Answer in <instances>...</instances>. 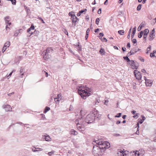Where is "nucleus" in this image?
<instances>
[{
	"instance_id": "nucleus-1",
	"label": "nucleus",
	"mask_w": 156,
	"mask_h": 156,
	"mask_svg": "<svg viewBox=\"0 0 156 156\" xmlns=\"http://www.w3.org/2000/svg\"><path fill=\"white\" fill-rule=\"evenodd\" d=\"M102 151L98 146L94 145L93 146L92 153L95 156H98L101 154Z\"/></svg>"
},
{
	"instance_id": "nucleus-2",
	"label": "nucleus",
	"mask_w": 156,
	"mask_h": 156,
	"mask_svg": "<svg viewBox=\"0 0 156 156\" xmlns=\"http://www.w3.org/2000/svg\"><path fill=\"white\" fill-rule=\"evenodd\" d=\"M78 92L79 94L83 99H85L87 98V96H88V93L85 90H82L81 87H79Z\"/></svg>"
},
{
	"instance_id": "nucleus-3",
	"label": "nucleus",
	"mask_w": 156,
	"mask_h": 156,
	"mask_svg": "<svg viewBox=\"0 0 156 156\" xmlns=\"http://www.w3.org/2000/svg\"><path fill=\"white\" fill-rule=\"evenodd\" d=\"M97 112H95V110L94 111H92L91 112L88 114V116H89V117H91V120H88V124L91 123L93 122L94 120V119L95 118V115L97 114Z\"/></svg>"
},
{
	"instance_id": "nucleus-4",
	"label": "nucleus",
	"mask_w": 156,
	"mask_h": 156,
	"mask_svg": "<svg viewBox=\"0 0 156 156\" xmlns=\"http://www.w3.org/2000/svg\"><path fill=\"white\" fill-rule=\"evenodd\" d=\"M53 49L52 48L50 47L48 48L46 50V51L45 52L44 54L43 55V58L44 59H48L50 58V56L47 55L48 53H50V51H52Z\"/></svg>"
},
{
	"instance_id": "nucleus-5",
	"label": "nucleus",
	"mask_w": 156,
	"mask_h": 156,
	"mask_svg": "<svg viewBox=\"0 0 156 156\" xmlns=\"http://www.w3.org/2000/svg\"><path fill=\"white\" fill-rule=\"evenodd\" d=\"M5 20V23L7 24V25L5 27L6 30H8V29H9V28L8 27V26H10L11 23V22H9L10 21V17L9 16H6L4 18Z\"/></svg>"
},
{
	"instance_id": "nucleus-6",
	"label": "nucleus",
	"mask_w": 156,
	"mask_h": 156,
	"mask_svg": "<svg viewBox=\"0 0 156 156\" xmlns=\"http://www.w3.org/2000/svg\"><path fill=\"white\" fill-rule=\"evenodd\" d=\"M141 49L137 48V47H136L133 48L132 50H131L130 52L127 54V55L130 56L136 53L138 51H139Z\"/></svg>"
},
{
	"instance_id": "nucleus-7",
	"label": "nucleus",
	"mask_w": 156,
	"mask_h": 156,
	"mask_svg": "<svg viewBox=\"0 0 156 156\" xmlns=\"http://www.w3.org/2000/svg\"><path fill=\"white\" fill-rule=\"evenodd\" d=\"M134 74L136 78L138 80H140L141 79V75L140 72L138 71L137 70H135L134 71Z\"/></svg>"
},
{
	"instance_id": "nucleus-8",
	"label": "nucleus",
	"mask_w": 156,
	"mask_h": 156,
	"mask_svg": "<svg viewBox=\"0 0 156 156\" xmlns=\"http://www.w3.org/2000/svg\"><path fill=\"white\" fill-rule=\"evenodd\" d=\"M131 64L128 63V64H129L130 66H132V68L133 69H137L138 68V66L136 63V62L133 60H131L130 61Z\"/></svg>"
},
{
	"instance_id": "nucleus-9",
	"label": "nucleus",
	"mask_w": 156,
	"mask_h": 156,
	"mask_svg": "<svg viewBox=\"0 0 156 156\" xmlns=\"http://www.w3.org/2000/svg\"><path fill=\"white\" fill-rule=\"evenodd\" d=\"M149 32V30L148 29H145L144 31L143 38L145 41H146L147 35Z\"/></svg>"
},
{
	"instance_id": "nucleus-10",
	"label": "nucleus",
	"mask_w": 156,
	"mask_h": 156,
	"mask_svg": "<svg viewBox=\"0 0 156 156\" xmlns=\"http://www.w3.org/2000/svg\"><path fill=\"white\" fill-rule=\"evenodd\" d=\"M4 108L6 112L11 111L12 109V107L9 105H5L4 106Z\"/></svg>"
},
{
	"instance_id": "nucleus-11",
	"label": "nucleus",
	"mask_w": 156,
	"mask_h": 156,
	"mask_svg": "<svg viewBox=\"0 0 156 156\" xmlns=\"http://www.w3.org/2000/svg\"><path fill=\"white\" fill-rule=\"evenodd\" d=\"M77 128L78 130L80 131H83L85 129V128L83 124H80L78 126H77Z\"/></svg>"
},
{
	"instance_id": "nucleus-12",
	"label": "nucleus",
	"mask_w": 156,
	"mask_h": 156,
	"mask_svg": "<svg viewBox=\"0 0 156 156\" xmlns=\"http://www.w3.org/2000/svg\"><path fill=\"white\" fill-rule=\"evenodd\" d=\"M98 147H100L101 149V150H103V151H104V149H105L106 147V144L104 143V142H102V143H101V144L98 146Z\"/></svg>"
},
{
	"instance_id": "nucleus-13",
	"label": "nucleus",
	"mask_w": 156,
	"mask_h": 156,
	"mask_svg": "<svg viewBox=\"0 0 156 156\" xmlns=\"http://www.w3.org/2000/svg\"><path fill=\"white\" fill-rule=\"evenodd\" d=\"M87 9H83L79 11L78 13H77V16H80L82 13L85 14L87 12Z\"/></svg>"
},
{
	"instance_id": "nucleus-14",
	"label": "nucleus",
	"mask_w": 156,
	"mask_h": 156,
	"mask_svg": "<svg viewBox=\"0 0 156 156\" xmlns=\"http://www.w3.org/2000/svg\"><path fill=\"white\" fill-rule=\"evenodd\" d=\"M152 82L151 80H146L145 83L147 86H151Z\"/></svg>"
},
{
	"instance_id": "nucleus-15",
	"label": "nucleus",
	"mask_w": 156,
	"mask_h": 156,
	"mask_svg": "<svg viewBox=\"0 0 156 156\" xmlns=\"http://www.w3.org/2000/svg\"><path fill=\"white\" fill-rule=\"evenodd\" d=\"M155 36V34H153L150 33L148 39L149 41H151L154 38Z\"/></svg>"
},
{
	"instance_id": "nucleus-16",
	"label": "nucleus",
	"mask_w": 156,
	"mask_h": 156,
	"mask_svg": "<svg viewBox=\"0 0 156 156\" xmlns=\"http://www.w3.org/2000/svg\"><path fill=\"white\" fill-rule=\"evenodd\" d=\"M70 133L71 134L74 135H76L78 134V133L76 131L73 129H72L70 130Z\"/></svg>"
},
{
	"instance_id": "nucleus-17",
	"label": "nucleus",
	"mask_w": 156,
	"mask_h": 156,
	"mask_svg": "<svg viewBox=\"0 0 156 156\" xmlns=\"http://www.w3.org/2000/svg\"><path fill=\"white\" fill-rule=\"evenodd\" d=\"M136 27H134L133 28L132 32V33L131 34V35L132 38H133V37L134 34H135L136 30Z\"/></svg>"
},
{
	"instance_id": "nucleus-18",
	"label": "nucleus",
	"mask_w": 156,
	"mask_h": 156,
	"mask_svg": "<svg viewBox=\"0 0 156 156\" xmlns=\"http://www.w3.org/2000/svg\"><path fill=\"white\" fill-rule=\"evenodd\" d=\"M84 119L83 117L79 118V122L80 124H83L84 122Z\"/></svg>"
},
{
	"instance_id": "nucleus-19",
	"label": "nucleus",
	"mask_w": 156,
	"mask_h": 156,
	"mask_svg": "<svg viewBox=\"0 0 156 156\" xmlns=\"http://www.w3.org/2000/svg\"><path fill=\"white\" fill-rule=\"evenodd\" d=\"M77 20L78 18L76 16H74L72 18V23H76Z\"/></svg>"
},
{
	"instance_id": "nucleus-20",
	"label": "nucleus",
	"mask_w": 156,
	"mask_h": 156,
	"mask_svg": "<svg viewBox=\"0 0 156 156\" xmlns=\"http://www.w3.org/2000/svg\"><path fill=\"white\" fill-rule=\"evenodd\" d=\"M34 25L32 24L31 25L30 27L28 28L27 30V32L29 33L31 30H34Z\"/></svg>"
},
{
	"instance_id": "nucleus-21",
	"label": "nucleus",
	"mask_w": 156,
	"mask_h": 156,
	"mask_svg": "<svg viewBox=\"0 0 156 156\" xmlns=\"http://www.w3.org/2000/svg\"><path fill=\"white\" fill-rule=\"evenodd\" d=\"M20 73H21L20 76L22 78L23 77V75L24 73V69L22 68H21L20 70Z\"/></svg>"
},
{
	"instance_id": "nucleus-22",
	"label": "nucleus",
	"mask_w": 156,
	"mask_h": 156,
	"mask_svg": "<svg viewBox=\"0 0 156 156\" xmlns=\"http://www.w3.org/2000/svg\"><path fill=\"white\" fill-rule=\"evenodd\" d=\"M22 30H23L22 29H20L16 30L14 34V35L15 36H17L18 34L20 33V31Z\"/></svg>"
},
{
	"instance_id": "nucleus-23",
	"label": "nucleus",
	"mask_w": 156,
	"mask_h": 156,
	"mask_svg": "<svg viewBox=\"0 0 156 156\" xmlns=\"http://www.w3.org/2000/svg\"><path fill=\"white\" fill-rule=\"evenodd\" d=\"M93 90L91 88H88V97L91 95L93 94Z\"/></svg>"
},
{
	"instance_id": "nucleus-24",
	"label": "nucleus",
	"mask_w": 156,
	"mask_h": 156,
	"mask_svg": "<svg viewBox=\"0 0 156 156\" xmlns=\"http://www.w3.org/2000/svg\"><path fill=\"white\" fill-rule=\"evenodd\" d=\"M10 45V42L9 41L6 42L4 44V46L5 48L9 47Z\"/></svg>"
},
{
	"instance_id": "nucleus-25",
	"label": "nucleus",
	"mask_w": 156,
	"mask_h": 156,
	"mask_svg": "<svg viewBox=\"0 0 156 156\" xmlns=\"http://www.w3.org/2000/svg\"><path fill=\"white\" fill-rule=\"evenodd\" d=\"M50 110V108L48 107H46L45 108L44 110V113H46L47 112L49 111Z\"/></svg>"
},
{
	"instance_id": "nucleus-26",
	"label": "nucleus",
	"mask_w": 156,
	"mask_h": 156,
	"mask_svg": "<svg viewBox=\"0 0 156 156\" xmlns=\"http://www.w3.org/2000/svg\"><path fill=\"white\" fill-rule=\"evenodd\" d=\"M105 143V144H106V149L110 147V144L109 143H108V142H104Z\"/></svg>"
},
{
	"instance_id": "nucleus-27",
	"label": "nucleus",
	"mask_w": 156,
	"mask_h": 156,
	"mask_svg": "<svg viewBox=\"0 0 156 156\" xmlns=\"http://www.w3.org/2000/svg\"><path fill=\"white\" fill-rule=\"evenodd\" d=\"M39 33V32L38 30H35L34 32V34L35 36H37Z\"/></svg>"
},
{
	"instance_id": "nucleus-28",
	"label": "nucleus",
	"mask_w": 156,
	"mask_h": 156,
	"mask_svg": "<svg viewBox=\"0 0 156 156\" xmlns=\"http://www.w3.org/2000/svg\"><path fill=\"white\" fill-rule=\"evenodd\" d=\"M61 94H58L57 98H54L55 100V101L56 99H58L57 100H56V101H59V100L58 99L60 98V97H61Z\"/></svg>"
},
{
	"instance_id": "nucleus-29",
	"label": "nucleus",
	"mask_w": 156,
	"mask_h": 156,
	"mask_svg": "<svg viewBox=\"0 0 156 156\" xmlns=\"http://www.w3.org/2000/svg\"><path fill=\"white\" fill-rule=\"evenodd\" d=\"M132 29V27H131L128 32V35H127V38L128 39H129V38H130V33H131V31Z\"/></svg>"
},
{
	"instance_id": "nucleus-30",
	"label": "nucleus",
	"mask_w": 156,
	"mask_h": 156,
	"mask_svg": "<svg viewBox=\"0 0 156 156\" xmlns=\"http://www.w3.org/2000/svg\"><path fill=\"white\" fill-rule=\"evenodd\" d=\"M45 139L47 141H50L51 140V138L49 136H47L45 137Z\"/></svg>"
},
{
	"instance_id": "nucleus-31",
	"label": "nucleus",
	"mask_w": 156,
	"mask_h": 156,
	"mask_svg": "<svg viewBox=\"0 0 156 156\" xmlns=\"http://www.w3.org/2000/svg\"><path fill=\"white\" fill-rule=\"evenodd\" d=\"M99 52L101 55H104L105 53L104 49H102V48L100 50Z\"/></svg>"
},
{
	"instance_id": "nucleus-32",
	"label": "nucleus",
	"mask_w": 156,
	"mask_h": 156,
	"mask_svg": "<svg viewBox=\"0 0 156 156\" xmlns=\"http://www.w3.org/2000/svg\"><path fill=\"white\" fill-rule=\"evenodd\" d=\"M124 31L123 30H119L118 31V33L120 35H123L124 33Z\"/></svg>"
},
{
	"instance_id": "nucleus-33",
	"label": "nucleus",
	"mask_w": 156,
	"mask_h": 156,
	"mask_svg": "<svg viewBox=\"0 0 156 156\" xmlns=\"http://www.w3.org/2000/svg\"><path fill=\"white\" fill-rule=\"evenodd\" d=\"M102 141H100L98 140H96L95 141V143H96L98 145H97L99 146V145L100 144H101V143H102Z\"/></svg>"
},
{
	"instance_id": "nucleus-34",
	"label": "nucleus",
	"mask_w": 156,
	"mask_h": 156,
	"mask_svg": "<svg viewBox=\"0 0 156 156\" xmlns=\"http://www.w3.org/2000/svg\"><path fill=\"white\" fill-rule=\"evenodd\" d=\"M69 16H71V18L73 17L74 16H75L74 14V13L73 12H69Z\"/></svg>"
},
{
	"instance_id": "nucleus-35",
	"label": "nucleus",
	"mask_w": 156,
	"mask_h": 156,
	"mask_svg": "<svg viewBox=\"0 0 156 156\" xmlns=\"http://www.w3.org/2000/svg\"><path fill=\"white\" fill-rule=\"evenodd\" d=\"M143 34V32L142 31H141L140 33L138 35V37L140 38L142 37Z\"/></svg>"
},
{
	"instance_id": "nucleus-36",
	"label": "nucleus",
	"mask_w": 156,
	"mask_h": 156,
	"mask_svg": "<svg viewBox=\"0 0 156 156\" xmlns=\"http://www.w3.org/2000/svg\"><path fill=\"white\" fill-rule=\"evenodd\" d=\"M141 5H142L141 4H139V5H138L137 8V10L138 11L140 10L141 9Z\"/></svg>"
},
{
	"instance_id": "nucleus-37",
	"label": "nucleus",
	"mask_w": 156,
	"mask_h": 156,
	"mask_svg": "<svg viewBox=\"0 0 156 156\" xmlns=\"http://www.w3.org/2000/svg\"><path fill=\"white\" fill-rule=\"evenodd\" d=\"M75 123L76 125V126L79 125V118L76 120L75 121Z\"/></svg>"
},
{
	"instance_id": "nucleus-38",
	"label": "nucleus",
	"mask_w": 156,
	"mask_h": 156,
	"mask_svg": "<svg viewBox=\"0 0 156 156\" xmlns=\"http://www.w3.org/2000/svg\"><path fill=\"white\" fill-rule=\"evenodd\" d=\"M100 36H99V37L100 39H101L102 38V37L104 36V34L102 33H99Z\"/></svg>"
},
{
	"instance_id": "nucleus-39",
	"label": "nucleus",
	"mask_w": 156,
	"mask_h": 156,
	"mask_svg": "<svg viewBox=\"0 0 156 156\" xmlns=\"http://www.w3.org/2000/svg\"><path fill=\"white\" fill-rule=\"evenodd\" d=\"M121 113H119L117 114V115L115 116V117L117 118L120 117L121 116Z\"/></svg>"
},
{
	"instance_id": "nucleus-40",
	"label": "nucleus",
	"mask_w": 156,
	"mask_h": 156,
	"mask_svg": "<svg viewBox=\"0 0 156 156\" xmlns=\"http://www.w3.org/2000/svg\"><path fill=\"white\" fill-rule=\"evenodd\" d=\"M100 21V19L99 18H97L96 20V23L98 24Z\"/></svg>"
},
{
	"instance_id": "nucleus-41",
	"label": "nucleus",
	"mask_w": 156,
	"mask_h": 156,
	"mask_svg": "<svg viewBox=\"0 0 156 156\" xmlns=\"http://www.w3.org/2000/svg\"><path fill=\"white\" fill-rule=\"evenodd\" d=\"M77 49L79 51H81L82 50L81 47L79 45H78V47L77 48Z\"/></svg>"
},
{
	"instance_id": "nucleus-42",
	"label": "nucleus",
	"mask_w": 156,
	"mask_h": 156,
	"mask_svg": "<svg viewBox=\"0 0 156 156\" xmlns=\"http://www.w3.org/2000/svg\"><path fill=\"white\" fill-rule=\"evenodd\" d=\"M132 42L133 44H135L136 43L137 41L136 40V39H133L132 40Z\"/></svg>"
},
{
	"instance_id": "nucleus-43",
	"label": "nucleus",
	"mask_w": 156,
	"mask_h": 156,
	"mask_svg": "<svg viewBox=\"0 0 156 156\" xmlns=\"http://www.w3.org/2000/svg\"><path fill=\"white\" fill-rule=\"evenodd\" d=\"M85 38H86V40H87L88 38V29L86 30Z\"/></svg>"
},
{
	"instance_id": "nucleus-44",
	"label": "nucleus",
	"mask_w": 156,
	"mask_h": 156,
	"mask_svg": "<svg viewBox=\"0 0 156 156\" xmlns=\"http://www.w3.org/2000/svg\"><path fill=\"white\" fill-rule=\"evenodd\" d=\"M6 49V48H5V47L4 46H3V47L2 48V52H4Z\"/></svg>"
},
{
	"instance_id": "nucleus-45",
	"label": "nucleus",
	"mask_w": 156,
	"mask_h": 156,
	"mask_svg": "<svg viewBox=\"0 0 156 156\" xmlns=\"http://www.w3.org/2000/svg\"><path fill=\"white\" fill-rule=\"evenodd\" d=\"M101 9L100 8L98 11V13L99 14H100L101 13Z\"/></svg>"
},
{
	"instance_id": "nucleus-46",
	"label": "nucleus",
	"mask_w": 156,
	"mask_h": 156,
	"mask_svg": "<svg viewBox=\"0 0 156 156\" xmlns=\"http://www.w3.org/2000/svg\"><path fill=\"white\" fill-rule=\"evenodd\" d=\"M37 148L35 147H34V148H33L32 149V150L33 152H36L38 151V150H36Z\"/></svg>"
},
{
	"instance_id": "nucleus-47",
	"label": "nucleus",
	"mask_w": 156,
	"mask_h": 156,
	"mask_svg": "<svg viewBox=\"0 0 156 156\" xmlns=\"http://www.w3.org/2000/svg\"><path fill=\"white\" fill-rule=\"evenodd\" d=\"M139 59L142 62H144V60L143 58L140 57H139Z\"/></svg>"
},
{
	"instance_id": "nucleus-48",
	"label": "nucleus",
	"mask_w": 156,
	"mask_h": 156,
	"mask_svg": "<svg viewBox=\"0 0 156 156\" xmlns=\"http://www.w3.org/2000/svg\"><path fill=\"white\" fill-rule=\"evenodd\" d=\"M138 114H139L138 113L136 114L135 115H134L133 116V117L135 119H137L138 118Z\"/></svg>"
},
{
	"instance_id": "nucleus-49",
	"label": "nucleus",
	"mask_w": 156,
	"mask_h": 156,
	"mask_svg": "<svg viewBox=\"0 0 156 156\" xmlns=\"http://www.w3.org/2000/svg\"><path fill=\"white\" fill-rule=\"evenodd\" d=\"M38 18L39 20H41L43 23H44V20L42 19L41 18V17H38Z\"/></svg>"
},
{
	"instance_id": "nucleus-50",
	"label": "nucleus",
	"mask_w": 156,
	"mask_h": 156,
	"mask_svg": "<svg viewBox=\"0 0 156 156\" xmlns=\"http://www.w3.org/2000/svg\"><path fill=\"white\" fill-rule=\"evenodd\" d=\"M150 57H155V56L154 54V53H151L150 54Z\"/></svg>"
},
{
	"instance_id": "nucleus-51",
	"label": "nucleus",
	"mask_w": 156,
	"mask_h": 156,
	"mask_svg": "<svg viewBox=\"0 0 156 156\" xmlns=\"http://www.w3.org/2000/svg\"><path fill=\"white\" fill-rule=\"evenodd\" d=\"M129 56H128L127 55V56H126L123 57V58L124 60H126L127 59V58H129L128 57H129Z\"/></svg>"
},
{
	"instance_id": "nucleus-52",
	"label": "nucleus",
	"mask_w": 156,
	"mask_h": 156,
	"mask_svg": "<svg viewBox=\"0 0 156 156\" xmlns=\"http://www.w3.org/2000/svg\"><path fill=\"white\" fill-rule=\"evenodd\" d=\"M127 47L128 48H129L130 47V44L129 42H128L127 43Z\"/></svg>"
},
{
	"instance_id": "nucleus-53",
	"label": "nucleus",
	"mask_w": 156,
	"mask_h": 156,
	"mask_svg": "<svg viewBox=\"0 0 156 156\" xmlns=\"http://www.w3.org/2000/svg\"><path fill=\"white\" fill-rule=\"evenodd\" d=\"M145 25V24L143 23H142L141 24H140V27H144Z\"/></svg>"
},
{
	"instance_id": "nucleus-54",
	"label": "nucleus",
	"mask_w": 156,
	"mask_h": 156,
	"mask_svg": "<svg viewBox=\"0 0 156 156\" xmlns=\"http://www.w3.org/2000/svg\"><path fill=\"white\" fill-rule=\"evenodd\" d=\"M54 151H51V152H50L48 153V154L49 156H51L52 154V153H53Z\"/></svg>"
},
{
	"instance_id": "nucleus-55",
	"label": "nucleus",
	"mask_w": 156,
	"mask_h": 156,
	"mask_svg": "<svg viewBox=\"0 0 156 156\" xmlns=\"http://www.w3.org/2000/svg\"><path fill=\"white\" fill-rule=\"evenodd\" d=\"M120 154H121V155H122V156H124L123 154L124 152L122 151H120Z\"/></svg>"
},
{
	"instance_id": "nucleus-56",
	"label": "nucleus",
	"mask_w": 156,
	"mask_h": 156,
	"mask_svg": "<svg viewBox=\"0 0 156 156\" xmlns=\"http://www.w3.org/2000/svg\"><path fill=\"white\" fill-rule=\"evenodd\" d=\"M14 92H12V93H9V94H8V95L9 96H11V95L12 94H14Z\"/></svg>"
},
{
	"instance_id": "nucleus-57",
	"label": "nucleus",
	"mask_w": 156,
	"mask_h": 156,
	"mask_svg": "<svg viewBox=\"0 0 156 156\" xmlns=\"http://www.w3.org/2000/svg\"><path fill=\"white\" fill-rule=\"evenodd\" d=\"M108 100H105V102H104V104L106 105H107V103H108Z\"/></svg>"
},
{
	"instance_id": "nucleus-58",
	"label": "nucleus",
	"mask_w": 156,
	"mask_h": 156,
	"mask_svg": "<svg viewBox=\"0 0 156 156\" xmlns=\"http://www.w3.org/2000/svg\"><path fill=\"white\" fill-rule=\"evenodd\" d=\"M37 148V150H38V151H41L42 150V148Z\"/></svg>"
},
{
	"instance_id": "nucleus-59",
	"label": "nucleus",
	"mask_w": 156,
	"mask_h": 156,
	"mask_svg": "<svg viewBox=\"0 0 156 156\" xmlns=\"http://www.w3.org/2000/svg\"><path fill=\"white\" fill-rule=\"evenodd\" d=\"M12 74V72L10 73L9 76L7 77L8 79H9Z\"/></svg>"
},
{
	"instance_id": "nucleus-60",
	"label": "nucleus",
	"mask_w": 156,
	"mask_h": 156,
	"mask_svg": "<svg viewBox=\"0 0 156 156\" xmlns=\"http://www.w3.org/2000/svg\"><path fill=\"white\" fill-rule=\"evenodd\" d=\"M114 136H120V135L119 134H114Z\"/></svg>"
},
{
	"instance_id": "nucleus-61",
	"label": "nucleus",
	"mask_w": 156,
	"mask_h": 156,
	"mask_svg": "<svg viewBox=\"0 0 156 156\" xmlns=\"http://www.w3.org/2000/svg\"><path fill=\"white\" fill-rule=\"evenodd\" d=\"M73 108V106L72 105H70L69 108V110H71Z\"/></svg>"
},
{
	"instance_id": "nucleus-62",
	"label": "nucleus",
	"mask_w": 156,
	"mask_h": 156,
	"mask_svg": "<svg viewBox=\"0 0 156 156\" xmlns=\"http://www.w3.org/2000/svg\"><path fill=\"white\" fill-rule=\"evenodd\" d=\"M122 50L123 52L125 51H126V48L125 47H122Z\"/></svg>"
},
{
	"instance_id": "nucleus-63",
	"label": "nucleus",
	"mask_w": 156,
	"mask_h": 156,
	"mask_svg": "<svg viewBox=\"0 0 156 156\" xmlns=\"http://www.w3.org/2000/svg\"><path fill=\"white\" fill-rule=\"evenodd\" d=\"M140 120L139 121V123H140V124L142 123L144 121L140 119Z\"/></svg>"
},
{
	"instance_id": "nucleus-64",
	"label": "nucleus",
	"mask_w": 156,
	"mask_h": 156,
	"mask_svg": "<svg viewBox=\"0 0 156 156\" xmlns=\"http://www.w3.org/2000/svg\"><path fill=\"white\" fill-rule=\"evenodd\" d=\"M142 27H140V26H139V27H138V29H137V30L138 31H139L140 30L142 29Z\"/></svg>"
}]
</instances>
